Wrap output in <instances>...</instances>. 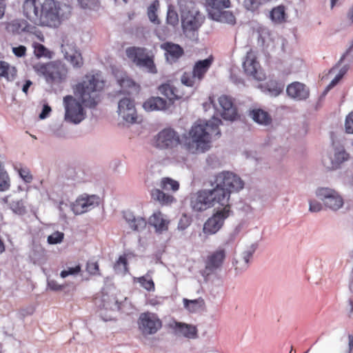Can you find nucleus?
Masks as SVG:
<instances>
[{"mask_svg": "<svg viewBox=\"0 0 353 353\" xmlns=\"http://www.w3.org/2000/svg\"><path fill=\"white\" fill-rule=\"evenodd\" d=\"M104 85V81L99 73L86 74L82 80L73 87L74 94L81 103L71 95H67L63 98L65 119L75 124L82 121L85 117V112L82 104L90 108H95L101 100L100 92Z\"/></svg>", "mask_w": 353, "mask_h": 353, "instance_id": "obj_1", "label": "nucleus"}, {"mask_svg": "<svg viewBox=\"0 0 353 353\" xmlns=\"http://www.w3.org/2000/svg\"><path fill=\"white\" fill-rule=\"evenodd\" d=\"M215 188L211 190L198 192L191 201L192 208L197 212L219 205H230L229 201L232 192L243 189L244 183L236 174L230 172H222L215 176Z\"/></svg>", "mask_w": 353, "mask_h": 353, "instance_id": "obj_2", "label": "nucleus"}, {"mask_svg": "<svg viewBox=\"0 0 353 353\" xmlns=\"http://www.w3.org/2000/svg\"><path fill=\"white\" fill-rule=\"evenodd\" d=\"M221 123V121L216 118L208 121L199 120L195 122L189 132V135L196 146L192 148L189 145V150L192 153H201L208 150L212 139L219 138L221 135L219 126Z\"/></svg>", "mask_w": 353, "mask_h": 353, "instance_id": "obj_3", "label": "nucleus"}, {"mask_svg": "<svg viewBox=\"0 0 353 353\" xmlns=\"http://www.w3.org/2000/svg\"><path fill=\"white\" fill-rule=\"evenodd\" d=\"M35 74L50 86H59L68 79V69L60 60L38 62L32 65Z\"/></svg>", "mask_w": 353, "mask_h": 353, "instance_id": "obj_4", "label": "nucleus"}, {"mask_svg": "<svg viewBox=\"0 0 353 353\" xmlns=\"http://www.w3.org/2000/svg\"><path fill=\"white\" fill-rule=\"evenodd\" d=\"M181 85L175 86L170 81H168L160 85L158 90L170 102L174 103L176 100L185 99L190 97V92L185 90L183 85L191 88H196L199 86L201 81L197 79L192 72H184L181 77Z\"/></svg>", "mask_w": 353, "mask_h": 353, "instance_id": "obj_5", "label": "nucleus"}, {"mask_svg": "<svg viewBox=\"0 0 353 353\" xmlns=\"http://www.w3.org/2000/svg\"><path fill=\"white\" fill-rule=\"evenodd\" d=\"M183 32L197 31L204 21V16L197 10L194 2L181 0L179 2Z\"/></svg>", "mask_w": 353, "mask_h": 353, "instance_id": "obj_6", "label": "nucleus"}, {"mask_svg": "<svg viewBox=\"0 0 353 353\" xmlns=\"http://www.w3.org/2000/svg\"><path fill=\"white\" fill-rule=\"evenodd\" d=\"M160 188H154L150 191L151 199L161 205H170L176 201L172 192L179 189V183L170 177H163L159 183Z\"/></svg>", "mask_w": 353, "mask_h": 353, "instance_id": "obj_7", "label": "nucleus"}, {"mask_svg": "<svg viewBox=\"0 0 353 353\" xmlns=\"http://www.w3.org/2000/svg\"><path fill=\"white\" fill-rule=\"evenodd\" d=\"M127 57L137 67L144 68L151 74H157V68L154 63V54L145 48L129 47L125 50Z\"/></svg>", "mask_w": 353, "mask_h": 353, "instance_id": "obj_8", "label": "nucleus"}, {"mask_svg": "<svg viewBox=\"0 0 353 353\" xmlns=\"http://www.w3.org/2000/svg\"><path fill=\"white\" fill-rule=\"evenodd\" d=\"M35 23L51 28L59 26L61 23L59 3L54 0H44L41 4Z\"/></svg>", "mask_w": 353, "mask_h": 353, "instance_id": "obj_9", "label": "nucleus"}, {"mask_svg": "<svg viewBox=\"0 0 353 353\" xmlns=\"http://www.w3.org/2000/svg\"><path fill=\"white\" fill-rule=\"evenodd\" d=\"M206 3L211 8L209 10V15L213 19L230 24L236 23V18L232 12L223 10L230 8V0H206Z\"/></svg>", "mask_w": 353, "mask_h": 353, "instance_id": "obj_10", "label": "nucleus"}, {"mask_svg": "<svg viewBox=\"0 0 353 353\" xmlns=\"http://www.w3.org/2000/svg\"><path fill=\"white\" fill-rule=\"evenodd\" d=\"M181 143L180 134L172 128L161 130L152 139V145L160 150H172Z\"/></svg>", "mask_w": 353, "mask_h": 353, "instance_id": "obj_11", "label": "nucleus"}, {"mask_svg": "<svg viewBox=\"0 0 353 353\" xmlns=\"http://www.w3.org/2000/svg\"><path fill=\"white\" fill-rule=\"evenodd\" d=\"M138 325L143 335H151L161 328L162 322L156 314L148 312L140 314Z\"/></svg>", "mask_w": 353, "mask_h": 353, "instance_id": "obj_12", "label": "nucleus"}, {"mask_svg": "<svg viewBox=\"0 0 353 353\" xmlns=\"http://www.w3.org/2000/svg\"><path fill=\"white\" fill-rule=\"evenodd\" d=\"M217 208H223V209L218 210L204 223L203 230L205 234H214L217 232L222 227L224 220L230 215V205H217Z\"/></svg>", "mask_w": 353, "mask_h": 353, "instance_id": "obj_13", "label": "nucleus"}, {"mask_svg": "<svg viewBox=\"0 0 353 353\" xmlns=\"http://www.w3.org/2000/svg\"><path fill=\"white\" fill-rule=\"evenodd\" d=\"M243 68L247 75L259 81L264 79V74L261 72L260 64L257 61L256 54L252 49L247 52Z\"/></svg>", "mask_w": 353, "mask_h": 353, "instance_id": "obj_14", "label": "nucleus"}, {"mask_svg": "<svg viewBox=\"0 0 353 353\" xmlns=\"http://www.w3.org/2000/svg\"><path fill=\"white\" fill-rule=\"evenodd\" d=\"M316 195L324 202L327 208L336 210L341 208L343 204V200L341 195L333 189L320 188L316 190Z\"/></svg>", "mask_w": 353, "mask_h": 353, "instance_id": "obj_15", "label": "nucleus"}, {"mask_svg": "<svg viewBox=\"0 0 353 353\" xmlns=\"http://www.w3.org/2000/svg\"><path fill=\"white\" fill-rule=\"evenodd\" d=\"M117 112L119 115L126 122L130 123L137 122V115L134 102L130 98H123L119 101Z\"/></svg>", "mask_w": 353, "mask_h": 353, "instance_id": "obj_16", "label": "nucleus"}, {"mask_svg": "<svg viewBox=\"0 0 353 353\" xmlns=\"http://www.w3.org/2000/svg\"><path fill=\"white\" fill-rule=\"evenodd\" d=\"M218 101L221 117L226 120H235L238 117V113L232 97L228 95H221Z\"/></svg>", "mask_w": 353, "mask_h": 353, "instance_id": "obj_17", "label": "nucleus"}, {"mask_svg": "<svg viewBox=\"0 0 353 353\" xmlns=\"http://www.w3.org/2000/svg\"><path fill=\"white\" fill-rule=\"evenodd\" d=\"M160 48L164 51L166 61L171 64L176 63L185 53L183 48L180 45L171 41L161 43Z\"/></svg>", "mask_w": 353, "mask_h": 353, "instance_id": "obj_18", "label": "nucleus"}, {"mask_svg": "<svg viewBox=\"0 0 353 353\" xmlns=\"http://www.w3.org/2000/svg\"><path fill=\"white\" fill-rule=\"evenodd\" d=\"M99 197L95 195L79 197L72 204V209L74 214H81L98 205Z\"/></svg>", "mask_w": 353, "mask_h": 353, "instance_id": "obj_19", "label": "nucleus"}, {"mask_svg": "<svg viewBox=\"0 0 353 353\" xmlns=\"http://www.w3.org/2000/svg\"><path fill=\"white\" fill-rule=\"evenodd\" d=\"M225 258V251L223 248H219L210 254L205 260V272L210 274L219 268Z\"/></svg>", "mask_w": 353, "mask_h": 353, "instance_id": "obj_20", "label": "nucleus"}, {"mask_svg": "<svg viewBox=\"0 0 353 353\" xmlns=\"http://www.w3.org/2000/svg\"><path fill=\"white\" fill-rule=\"evenodd\" d=\"M61 48L65 58L74 68H80L83 66V60L81 54L76 50L74 46L66 43H63Z\"/></svg>", "mask_w": 353, "mask_h": 353, "instance_id": "obj_21", "label": "nucleus"}, {"mask_svg": "<svg viewBox=\"0 0 353 353\" xmlns=\"http://www.w3.org/2000/svg\"><path fill=\"white\" fill-rule=\"evenodd\" d=\"M148 223L154 228L157 233L162 234L168 230L170 221L165 214L160 210H157L149 217Z\"/></svg>", "mask_w": 353, "mask_h": 353, "instance_id": "obj_22", "label": "nucleus"}, {"mask_svg": "<svg viewBox=\"0 0 353 353\" xmlns=\"http://www.w3.org/2000/svg\"><path fill=\"white\" fill-rule=\"evenodd\" d=\"M288 94L296 100H303L308 97L309 91L305 85L299 82L290 84L286 89Z\"/></svg>", "mask_w": 353, "mask_h": 353, "instance_id": "obj_23", "label": "nucleus"}, {"mask_svg": "<svg viewBox=\"0 0 353 353\" xmlns=\"http://www.w3.org/2000/svg\"><path fill=\"white\" fill-rule=\"evenodd\" d=\"M168 101H170L168 100ZM172 104V102L168 103L165 99L161 97H152L143 103V107L147 111L164 110Z\"/></svg>", "mask_w": 353, "mask_h": 353, "instance_id": "obj_24", "label": "nucleus"}, {"mask_svg": "<svg viewBox=\"0 0 353 353\" xmlns=\"http://www.w3.org/2000/svg\"><path fill=\"white\" fill-rule=\"evenodd\" d=\"M117 81L123 92L130 94L133 92H139L140 89L139 85L125 73H122L119 76L117 75Z\"/></svg>", "mask_w": 353, "mask_h": 353, "instance_id": "obj_25", "label": "nucleus"}, {"mask_svg": "<svg viewBox=\"0 0 353 353\" xmlns=\"http://www.w3.org/2000/svg\"><path fill=\"white\" fill-rule=\"evenodd\" d=\"M214 58L212 55H210L207 59L199 60L194 63L192 72L201 81L205 77V75L211 67Z\"/></svg>", "mask_w": 353, "mask_h": 353, "instance_id": "obj_26", "label": "nucleus"}, {"mask_svg": "<svg viewBox=\"0 0 353 353\" xmlns=\"http://www.w3.org/2000/svg\"><path fill=\"white\" fill-rule=\"evenodd\" d=\"M123 217L130 227L134 231H141L145 228L147 222L144 218L135 217L130 212H124Z\"/></svg>", "mask_w": 353, "mask_h": 353, "instance_id": "obj_27", "label": "nucleus"}, {"mask_svg": "<svg viewBox=\"0 0 353 353\" xmlns=\"http://www.w3.org/2000/svg\"><path fill=\"white\" fill-rule=\"evenodd\" d=\"M23 8L26 17L36 23L40 8L37 5V0H25Z\"/></svg>", "mask_w": 353, "mask_h": 353, "instance_id": "obj_28", "label": "nucleus"}, {"mask_svg": "<svg viewBox=\"0 0 353 353\" xmlns=\"http://www.w3.org/2000/svg\"><path fill=\"white\" fill-rule=\"evenodd\" d=\"M250 116L254 121L262 125H268L272 121L269 114L261 109L253 110L250 112Z\"/></svg>", "mask_w": 353, "mask_h": 353, "instance_id": "obj_29", "label": "nucleus"}, {"mask_svg": "<svg viewBox=\"0 0 353 353\" xmlns=\"http://www.w3.org/2000/svg\"><path fill=\"white\" fill-rule=\"evenodd\" d=\"M32 46L34 49L33 53L37 59H41V57L48 59L52 58L53 52L49 50L43 45L37 42H34Z\"/></svg>", "mask_w": 353, "mask_h": 353, "instance_id": "obj_30", "label": "nucleus"}, {"mask_svg": "<svg viewBox=\"0 0 353 353\" xmlns=\"http://www.w3.org/2000/svg\"><path fill=\"white\" fill-rule=\"evenodd\" d=\"M17 76V70L14 68H10L5 61H0V77H3L8 81H12Z\"/></svg>", "mask_w": 353, "mask_h": 353, "instance_id": "obj_31", "label": "nucleus"}, {"mask_svg": "<svg viewBox=\"0 0 353 353\" xmlns=\"http://www.w3.org/2000/svg\"><path fill=\"white\" fill-rule=\"evenodd\" d=\"M265 90L271 96H279L284 89V85L275 80H270L265 85Z\"/></svg>", "mask_w": 353, "mask_h": 353, "instance_id": "obj_32", "label": "nucleus"}, {"mask_svg": "<svg viewBox=\"0 0 353 353\" xmlns=\"http://www.w3.org/2000/svg\"><path fill=\"white\" fill-rule=\"evenodd\" d=\"M183 301L185 308L192 313L196 312L204 305V301L201 298L194 300L183 299Z\"/></svg>", "mask_w": 353, "mask_h": 353, "instance_id": "obj_33", "label": "nucleus"}, {"mask_svg": "<svg viewBox=\"0 0 353 353\" xmlns=\"http://www.w3.org/2000/svg\"><path fill=\"white\" fill-rule=\"evenodd\" d=\"M285 11L283 6L274 8L270 12L271 19L276 23H282L285 21Z\"/></svg>", "mask_w": 353, "mask_h": 353, "instance_id": "obj_34", "label": "nucleus"}, {"mask_svg": "<svg viewBox=\"0 0 353 353\" xmlns=\"http://www.w3.org/2000/svg\"><path fill=\"white\" fill-rule=\"evenodd\" d=\"M6 28L13 33L19 34L26 30L27 23L24 20L15 19L8 23Z\"/></svg>", "mask_w": 353, "mask_h": 353, "instance_id": "obj_35", "label": "nucleus"}, {"mask_svg": "<svg viewBox=\"0 0 353 353\" xmlns=\"http://www.w3.org/2000/svg\"><path fill=\"white\" fill-rule=\"evenodd\" d=\"M9 206L10 210L17 214L23 215L26 212V208L22 199L12 201Z\"/></svg>", "mask_w": 353, "mask_h": 353, "instance_id": "obj_36", "label": "nucleus"}, {"mask_svg": "<svg viewBox=\"0 0 353 353\" xmlns=\"http://www.w3.org/2000/svg\"><path fill=\"white\" fill-rule=\"evenodd\" d=\"M177 326L180 329V332L188 338H195L196 336L197 330L194 326L190 325L179 323Z\"/></svg>", "mask_w": 353, "mask_h": 353, "instance_id": "obj_37", "label": "nucleus"}, {"mask_svg": "<svg viewBox=\"0 0 353 353\" xmlns=\"http://www.w3.org/2000/svg\"><path fill=\"white\" fill-rule=\"evenodd\" d=\"M159 8V1L154 0L148 8V16L150 20L153 23H158L157 12Z\"/></svg>", "mask_w": 353, "mask_h": 353, "instance_id": "obj_38", "label": "nucleus"}, {"mask_svg": "<svg viewBox=\"0 0 353 353\" xmlns=\"http://www.w3.org/2000/svg\"><path fill=\"white\" fill-rule=\"evenodd\" d=\"M16 169L21 176V178L26 182V183H31L33 176L30 172V170L27 167H23L20 165L19 168L16 167Z\"/></svg>", "mask_w": 353, "mask_h": 353, "instance_id": "obj_39", "label": "nucleus"}, {"mask_svg": "<svg viewBox=\"0 0 353 353\" xmlns=\"http://www.w3.org/2000/svg\"><path fill=\"white\" fill-rule=\"evenodd\" d=\"M81 265L78 264L73 267H68L67 269L62 270L60 273V276L62 278H65L70 275H77L81 272Z\"/></svg>", "mask_w": 353, "mask_h": 353, "instance_id": "obj_40", "label": "nucleus"}, {"mask_svg": "<svg viewBox=\"0 0 353 353\" xmlns=\"http://www.w3.org/2000/svg\"><path fill=\"white\" fill-rule=\"evenodd\" d=\"M139 283L148 291L154 290V283L152 279H148L146 276H141L139 278Z\"/></svg>", "mask_w": 353, "mask_h": 353, "instance_id": "obj_41", "label": "nucleus"}, {"mask_svg": "<svg viewBox=\"0 0 353 353\" xmlns=\"http://www.w3.org/2000/svg\"><path fill=\"white\" fill-rule=\"evenodd\" d=\"M64 237V234L61 232L57 231L53 232L48 237V243L49 244H57L61 243Z\"/></svg>", "mask_w": 353, "mask_h": 353, "instance_id": "obj_42", "label": "nucleus"}, {"mask_svg": "<svg viewBox=\"0 0 353 353\" xmlns=\"http://www.w3.org/2000/svg\"><path fill=\"white\" fill-rule=\"evenodd\" d=\"M86 271L92 275H100L99 266L97 261H88L86 264Z\"/></svg>", "mask_w": 353, "mask_h": 353, "instance_id": "obj_43", "label": "nucleus"}, {"mask_svg": "<svg viewBox=\"0 0 353 353\" xmlns=\"http://www.w3.org/2000/svg\"><path fill=\"white\" fill-rule=\"evenodd\" d=\"M83 8L94 9L99 6V0H77Z\"/></svg>", "mask_w": 353, "mask_h": 353, "instance_id": "obj_44", "label": "nucleus"}, {"mask_svg": "<svg viewBox=\"0 0 353 353\" xmlns=\"http://www.w3.org/2000/svg\"><path fill=\"white\" fill-rule=\"evenodd\" d=\"M345 129L347 133L353 134V111L346 116Z\"/></svg>", "mask_w": 353, "mask_h": 353, "instance_id": "obj_45", "label": "nucleus"}, {"mask_svg": "<svg viewBox=\"0 0 353 353\" xmlns=\"http://www.w3.org/2000/svg\"><path fill=\"white\" fill-rule=\"evenodd\" d=\"M347 70V69L346 68H343L342 69H341L339 74L334 77V79L328 85L327 89H331L333 87H334L339 82V81L343 78L344 74L346 73Z\"/></svg>", "mask_w": 353, "mask_h": 353, "instance_id": "obj_46", "label": "nucleus"}, {"mask_svg": "<svg viewBox=\"0 0 353 353\" xmlns=\"http://www.w3.org/2000/svg\"><path fill=\"white\" fill-rule=\"evenodd\" d=\"M323 163L324 166L328 170L336 169L338 166V163L336 162H334L331 159V158L327 155L323 157Z\"/></svg>", "mask_w": 353, "mask_h": 353, "instance_id": "obj_47", "label": "nucleus"}, {"mask_svg": "<svg viewBox=\"0 0 353 353\" xmlns=\"http://www.w3.org/2000/svg\"><path fill=\"white\" fill-rule=\"evenodd\" d=\"M12 50L16 57H23L26 54L27 48L24 46H19L17 47H13Z\"/></svg>", "mask_w": 353, "mask_h": 353, "instance_id": "obj_48", "label": "nucleus"}, {"mask_svg": "<svg viewBox=\"0 0 353 353\" xmlns=\"http://www.w3.org/2000/svg\"><path fill=\"white\" fill-rule=\"evenodd\" d=\"M48 288L53 291H60L63 290V286L57 283V281L52 280L48 283Z\"/></svg>", "mask_w": 353, "mask_h": 353, "instance_id": "obj_49", "label": "nucleus"}, {"mask_svg": "<svg viewBox=\"0 0 353 353\" xmlns=\"http://www.w3.org/2000/svg\"><path fill=\"white\" fill-rule=\"evenodd\" d=\"M322 209V205L318 201H310V210L313 212H317L321 211Z\"/></svg>", "mask_w": 353, "mask_h": 353, "instance_id": "obj_50", "label": "nucleus"}, {"mask_svg": "<svg viewBox=\"0 0 353 353\" xmlns=\"http://www.w3.org/2000/svg\"><path fill=\"white\" fill-rule=\"evenodd\" d=\"M122 265L123 268L125 270L127 269V265H128V261H127V259L125 256H120L119 259L117 261L116 263L114 264V268H119V267Z\"/></svg>", "mask_w": 353, "mask_h": 353, "instance_id": "obj_51", "label": "nucleus"}, {"mask_svg": "<svg viewBox=\"0 0 353 353\" xmlns=\"http://www.w3.org/2000/svg\"><path fill=\"white\" fill-rule=\"evenodd\" d=\"M253 251L248 250L243 252V262L245 263V265L248 267V263L250 259L252 257Z\"/></svg>", "mask_w": 353, "mask_h": 353, "instance_id": "obj_52", "label": "nucleus"}, {"mask_svg": "<svg viewBox=\"0 0 353 353\" xmlns=\"http://www.w3.org/2000/svg\"><path fill=\"white\" fill-rule=\"evenodd\" d=\"M51 112V108L48 105H44L42 112L39 114V118L43 119L46 118Z\"/></svg>", "mask_w": 353, "mask_h": 353, "instance_id": "obj_53", "label": "nucleus"}, {"mask_svg": "<svg viewBox=\"0 0 353 353\" xmlns=\"http://www.w3.org/2000/svg\"><path fill=\"white\" fill-rule=\"evenodd\" d=\"M174 17L172 18V17L170 15V13L168 12V21L171 23H174L175 22H177L178 21V17H177V15L175 14L174 13H172Z\"/></svg>", "mask_w": 353, "mask_h": 353, "instance_id": "obj_54", "label": "nucleus"}, {"mask_svg": "<svg viewBox=\"0 0 353 353\" xmlns=\"http://www.w3.org/2000/svg\"><path fill=\"white\" fill-rule=\"evenodd\" d=\"M32 85V81L30 80H27L25 84L23 85L22 90L26 94L28 92L30 86Z\"/></svg>", "mask_w": 353, "mask_h": 353, "instance_id": "obj_55", "label": "nucleus"}, {"mask_svg": "<svg viewBox=\"0 0 353 353\" xmlns=\"http://www.w3.org/2000/svg\"><path fill=\"white\" fill-rule=\"evenodd\" d=\"M349 348L351 350L353 348V335H349Z\"/></svg>", "mask_w": 353, "mask_h": 353, "instance_id": "obj_56", "label": "nucleus"}, {"mask_svg": "<svg viewBox=\"0 0 353 353\" xmlns=\"http://www.w3.org/2000/svg\"><path fill=\"white\" fill-rule=\"evenodd\" d=\"M348 18L353 23V6L351 8L348 12Z\"/></svg>", "mask_w": 353, "mask_h": 353, "instance_id": "obj_57", "label": "nucleus"}, {"mask_svg": "<svg viewBox=\"0 0 353 353\" xmlns=\"http://www.w3.org/2000/svg\"><path fill=\"white\" fill-rule=\"evenodd\" d=\"M179 228L182 229V230H184L187 228V225H183V220L181 219L179 223Z\"/></svg>", "mask_w": 353, "mask_h": 353, "instance_id": "obj_58", "label": "nucleus"}, {"mask_svg": "<svg viewBox=\"0 0 353 353\" xmlns=\"http://www.w3.org/2000/svg\"><path fill=\"white\" fill-rule=\"evenodd\" d=\"M337 1L338 0H331V7L333 8Z\"/></svg>", "mask_w": 353, "mask_h": 353, "instance_id": "obj_59", "label": "nucleus"}, {"mask_svg": "<svg viewBox=\"0 0 353 353\" xmlns=\"http://www.w3.org/2000/svg\"><path fill=\"white\" fill-rule=\"evenodd\" d=\"M350 305H351V312L353 310V302L350 301Z\"/></svg>", "mask_w": 353, "mask_h": 353, "instance_id": "obj_60", "label": "nucleus"}, {"mask_svg": "<svg viewBox=\"0 0 353 353\" xmlns=\"http://www.w3.org/2000/svg\"><path fill=\"white\" fill-rule=\"evenodd\" d=\"M292 351L291 350L290 353H292Z\"/></svg>", "mask_w": 353, "mask_h": 353, "instance_id": "obj_61", "label": "nucleus"}]
</instances>
